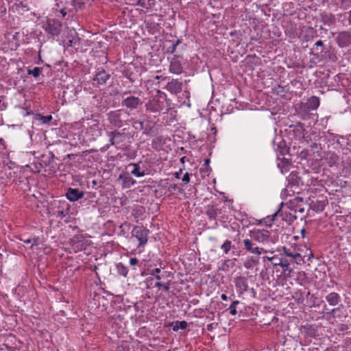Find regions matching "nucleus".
<instances>
[{
  "label": "nucleus",
  "mask_w": 351,
  "mask_h": 351,
  "mask_svg": "<svg viewBox=\"0 0 351 351\" xmlns=\"http://www.w3.org/2000/svg\"><path fill=\"white\" fill-rule=\"evenodd\" d=\"M119 180L122 182L123 187L130 188L136 184V181L130 176L128 173H121L119 176Z\"/></svg>",
  "instance_id": "nucleus-16"
},
{
  "label": "nucleus",
  "mask_w": 351,
  "mask_h": 351,
  "mask_svg": "<svg viewBox=\"0 0 351 351\" xmlns=\"http://www.w3.org/2000/svg\"><path fill=\"white\" fill-rule=\"evenodd\" d=\"M317 330L313 328L312 326L309 327L306 330V334L308 336L311 337H315L317 335Z\"/></svg>",
  "instance_id": "nucleus-43"
},
{
  "label": "nucleus",
  "mask_w": 351,
  "mask_h": 351,
  "mask_svg": "<svg viewBox=\"0 0 351 351\" xmlns=\"http://www.w3.org/2000/svg\"><path fill=\"white\" fill-rule=\"evenodd\" d=\"M339 332H346L348 330V326L347 325H345V324H339L338 326V328H337Z\"/></svg>",
  "instance_id": "nucleus-50"
},
{
  "label": "nucleus",
  "mask_w": 351,
  "mask_h": 351,
  "mask_svg": "<svg viewBox=\"0 0 351 351\" xmlns=\"http://www.w3.org/2000/svg\"><path fill=\"white\" fill-rule=\"evenodd\" d=\"M55 215H56V216L57 217H60V218H61V219H62L63 217H65V215H65V213H64V211L63 208H62V210H60V209H59V210H56V213H55Z\"/></svg>",
  "instance_id": "nucleus-49"
},
{
  "label": "nucleus",
  "mask_w": 351,
  "mask_h": 351,
  "mask_svg": "<svg viewBox=\"0 0 351 351\" xmlns=\"http://www.w3.org/2000/svg\"><path fill=\"white\" fill-rule=\"evenodd\" d=\"M235 286L239 291L240 294H243L248 289L247 280L245 277L239 276L235 278Z\"/></svg>",
  "instance_id": "nucleus-15"
},
{
  "label": "nucleus",
  "mask_w": 351,
  "mask_h": 351,
  "mask_svg": "<svg viewBox=\"0 0 351 351\" xmlns=\"http://www.w3.org/2000/svg\"><path fill=\"white\" fill-rule=\"evenodd\" d=\"M80 40L81 39L80 38L77 37H73L71 39L69 40L68 42V46L73 47L76 49H78L80 46Z\"/></svg>",
  "instance_id": "nucleus-33"
},
{
  "label": "nucleus",
  "mask_w": 351,
  "mask_h": 351,
  "mask_svg": "<svg viewBox=\"0 0 351 351\" xmlns=\"http://www.w3.org/2000/svg\"><path fill=\"white\" fill-rule=\"evenodd\" d=\"M144 282L146 289H150L154 285V279L152 278H147Z\"/></svg>",
  "instance_id": "nucleus-47"
},
{
  "label": "nucleus",
  "mask_w": 351,
  "mask_h": 351,
  "mask_svg": "<svg viewBox=\"0 0 351 351\" xmlns=\"http://www.w3.org/2000/svg\"><path fill=\"white\" fill-rule=\"evenodd\" d=\"M162 137H158L152 141V147L153 149H157L158 148V144L161 141Z\"/></svg>",
  "instance_id": "nucleus-46"
},
{
  "label": "nucleus",
  "mask_w": 351,
  "mask_h": 351,
  "mask_svg": "<svg viewBox=\"0 0 351 351\" xmlns=\"http://www.w3.org/2000/svg\"><path fill=\"white\" fill-rule=\"evenodd\" d=\"M325 200L312 201L310 204L311 208L315 212L319 213L324 210L326 205Z\"/></svg>",
  "instance_id": "nucleus-22"
},
{
  "label": "nucleus",
  "mask_w": 351,
  "mask_h": 351,
  "mask_svg": "<svg viewBox=\"0 0 351 351\" xmlns=\"http://www.w3.org/2000/svg\"><path fill=\"white\" fill-rule=\"evenodd\" d=\"M71 4L75 8H81L84 4V0H72Z\"/></svg>",
  "instance_id": "nucleus-44"
},
{
  "label": "nucleus",
  "mask_w": 351,
  "mask_h": 351,
  "mask_svg": "<svg viewBox=\"0 0 351 351\" xmlns=\"http://www.w3.org/2000/svg\"><path fill=\"white\" fill-rule=\"evenodd\" d=\"M232 242L229 240H226L221 247V248L226 254H228L230 252Z\"/></svg>",
  "instance_id": "nucleus-38"
},
{
  "label": "nucleus",
  "mask_w": 351,
  "mask_h": 351,
  "mask_svg": "<svg viewBox=\"0 0 351 351\" xmlns=\"http://www.w3.org/2000/svg\"><path fill=\"white\" fill-rule=\"evenodd\" d=\"M346 346L351 349V338L346 340Z\"/></svg>",
  "instance_id": "nucleus-64"
},
{
  "label": "nucleus",
  "mask_w": 351,
  "mask_h": 351,
  "mask_svg": "<svg viewBox=\"0 0 351 351\" xmlns=\"http://www.w3.org/2000/svg\"><path fill=\"white\" fill-rule=\"evenodd\" d=\"M327 163L330 167H332L333 165H337L339 162V156L332 153L330 154V156L326 158Z\"/></svg>",
  "instance_id": "nucleus-31"
},
{
  "label": "nucleus",
  "mask_w": 351,
  "mask_h": 351,
  "mask_svg": "<svg viewBox=\"0 0 351 351\" xmlns=\"http://www.w3.org/2000/svg\"><path fill=\"white\" fill-rule=\"evenodd\" d=\"M324 53H325V54H324L325 58H328L330 60H331L332 62L337 61V56L335 54L333 51L328 50V51H325Z\"/></svg>",
  "instance_id": "nucleus-36"
},
{
  "label": "nucleus",
  "mask_w": 351,
  "mask_h": 351,
  "mask_svg": "<svg viewBox=\"0 0 351 351\" xmlns=\"http://www.w3.org/2000/svg\"><path fill=\"white\" fill-rule=\"evenodd\" d=\"M181 43L180 40L178 39L175 43L171 44L169 47L167 49V53L172 54L176 51V49L177 46Z\"/></svg>",
  "instance_id": "nucleus-37"
},
{
  "label": "nucleus",
  "mask_w": 351,
  "mask_h": 351,
  "mask_svg": "<svg viewBox=\"0 0 351 351\" xmlns=\"http://www.w3.org/2000/svg\"><path fill=\"white\" fill-rule=\"evenodd\" d=\"M108 136L110 137V143L111 145L117 144L114 137H113L112 136Z\"/></svg>",
  "instance_id": "nucleus-62"
},
{
  "label": "nucleus",
  "mask_w": 351,
  "mask_h": 351,
  "mask_svg": "<svg viewBox=\"0 0 351 351\" xmlns=\"http://www.w3.org/2000/svg\"><path fill=\"white\" fill-rule=\"evenodd\" d=\"M277 150L281 156H285L289 153V147L287 145L285 140L280 139L278 142Z\"/></svg>",
  "instance_id": "nucleus-24"
},
{
  "label": "nucleus",
  "mask_w": 351,
  "mask_h": 351,
  "mask_svg": "<svg viewBox=\"0 0 351 351\" xmlns=\"http://www.w3.org/2000/svg\"><path fill=\"white\" fill-rule=\"evenodd\" d=\"M169 188L173 189V191H178L179 193H182L183 192V190L182 189H181L180 187H179L177 184H171L169 186Z\"/></svg>",
  "instance_id": "nucleus-51"
},
{
  "label": "nucleus",
  "mask_w": 351,
  "mask_h": 351,
  "mask_svg": "<svg viewBox=\"0 0 351 351\" xmlns=\"http://www.w3.org/2000/svg\"><path fill=\"white\" fill-rule=\"evenodd\" d=\"M132 167L133 169L131 171V173L134 175V176L139 178L143 177L145 175L144 171L141 170V167L138 163H130L128 165V167Z\"/></svg>",
  "instance_id": "nucleus-23"
},
{
  "label": "nucleus",
  "mask_w": 351,
  "mask_h": 351,
  "mask_svg": "<svg viewBox=\"0 0 351 351\" xmlns=\"http://www.w3.org/2000/svg\"><path fill=\"white\" fill-rule=\"evenodd\" d=\"M110 74L107 73L103 68L97 69L95 75L93 80V84L97 83L98 86H103L107 83L110 78Z\"/></svg>",
  "instance_id": "nucleus-9"
},
{
  "label": "nucleus",
  "mask_w": 351,
  "mask_h": 351,
  "mask_svg": "<svg viewBox=\"0 0 351 351\" xmlns=\"http://www.w3.org/2000/svg\"><path fill=\"white\" fill-rule=\"evenodd\" d=\"M108 136H112L115 138L117 143H122L125 140L123 133L120 132L118 130L108 132Z\"/></svg>",
  "instance_id": "nucleus-27"
},
{
  "label": "nucleus",
  "mask_w": 351,
  "mask_h": 351,
  "mask_svg": "<svg viewBox=\"0 0 351 351\" xmlns=\"http://www.w3.org/2000/svg\"><path fill=\"white\" fill-rule=\"evenodd\" d=\"M79 238L80 237L78 235L77 236H75L71 240V243L72 244V245L73 247H77L79 248L80 245V241H79ZM81 242H83L82 241H81Z\"/></svg>",
  "instance_id": "nucleus-42"
},
{
  "label": "nucleus",
  "mask_w": 351,
  "mask_h": 351,
  "mask_svg": "<svg viewBox=\"0 0 351 351\" xmlns=\"http://www.w3.org/2000/svg\"><path fill=\"white\" fill-rule=\"evenodd\" d=\"M324 310L326 311V314L330 315V317L333 319H341L343 317H345L343 308V305L340 304L337 308L329 310L326 306L324 307Z\"/></svg>",
  "instance_id": "nucleus-13"
},
{
  "label": "nucleus",
  "mask_w": 351,
  "mask_h": 351,
  "mask_svg": "<svg viewBox=\"0 0 351 351\" xmlns=\"http://www.w3.org/2000/svg\"><path fill=\"white\" fill-rule=\"evenodd\" d=\"M239 304H240V302L239 300H235L232 302V304L228 308V311H229V313L231 315H235L237 314V306Z\"/></svg>",
  "instance_id": "nucleus-35"
},
{
  "label": "nucleus",
  "mask_w": 351,
  "mask_h": 351,
  "mask_svg": "<svg viewBox=\"0 0 351 351\" xmlns=\"http://www.w3.org/2000/svg\"><path fill=\"white\" fill-rule=\"evenodd\" d=\"M344 14L348 21V24L351 25V10L349 12H346Z\"/></svg>",
  "instance_id": "nucleus-57"
},
{
  "label": "nucleus",
  "mask_w": 351,
  "mask_h": 351,
  "mask_svg": "<svg viewBox=\"0 0 351 351\" xmlns=\"http://www.w3.org/2000/svg\"><path fill=\"white\" fill-rule=\"evenodd\" d=\"M182 182L185 184L190 182V174L188 172L184 175V177L182 178Z\"/></svg>",
  "instance_id": "nucleus-54"
},
{
  "label": "nucleus",
  "mask_w": 351,
  "mask_h": 351,
  "mask_svg": "<svg viewBox=\"0 0 351 351\" xmlns=\"http://www.w3.org/2000/svg\"><path fill=\"white\" fill-rule=\"evenodd\" d=\"M84 193L78 189L69 188L66 193V197L70 202H76L84 197Z\"/></svg>",
  "instance_id": "nucleus-12"
},
{
  "label": "nucleus",
  "mask_w": 351,
  "mask_h": 351,
  "mask_svg": "<svg viewBox=\"0 0 351 351\" xmlns=\"http://www.w3.org/2000/svg\"><path fill=\"white\" fill-rule=\"evenodd\" d=\"M136 5H140L142 8H146L147 0H138Z\"/></svg>",
  "instance_id": "nucleus-55"
},
{
  "label": "nucleus",
  "mask_w": 351,
  "mask_h": 351,
  "mask_svg": "<svg viewBox=\"0 0 351 351\" xmlns=\"http://www.w3.org/2000/svg\"><path fill=\"white\" fill-rule=\"evenodd\" d=\"M291 211H294V213H303L304 212V208H300V207H295V208H291L290 209Z\"/></svg>",
  "instance_id": "nucleus-56"
},
{
  "label": "nucleus",
  "mask_w": 351,
  "mask_h": 351,
  "mask_svg": "<svg viewBox=\"0 0 351 351\" xmlns=\"http://www.w3.org/2000/svg\"><path fill=\"white\" fill-rule=\"evenodd\" d=\"M122 97V106L129 109L130 111L138 110L143 104V101L139 97L131 95L128 92L123 93Z\"/></svg>",
  "instance_id": "nucleus-2"
},
{
  "label": "nucleus",
  "mask_w": 351,
  "mask_h": 351,
  "mask_svg": "<svg viewBox=\"0 0 351 351\" xmlns=\"http://www.w3.org/2000/svg\"><path fill=\"white\" fill-rule=\"evenodd\" d=\"M211 171V169L207 166H206L205 168H202L201 171L204 173H206L207 176L209 175L210 171Z\"/></svg>",
  "instance_id": "nucleus-59"
},
{
  "label": "nucleus",
  "mask_w": 351,
  "mask_h": 351,
  "mask_svg": "<svg viewBox=\"0 0 351 351\" xmlns=\"http://www.w3.org/2000/svg\"><path fill=\"white\" fill-rule=\"evenodd\" d=\"M276 92L278 95H282L283 93H285L284 87L278 86V87L276 88Z\"/></svg>",
  "instance_id": "nucleus-53"
},
{
  "label": "nucleus",
  "mask_w": 351,
  "mask_h": 351,
  "mask_svg": "<svg viewBox=\"0 0 351 351\" xmlns=\"http://www.w3.org/2000/svg\"><path fill=\"white\" fill-rule=\"evenodd\" d=\"M144 126V123L141 121H136L134 123V127L136 130H143Z\"/></svg>",
  "instance_id": "nucleus-48"
},
{
  "label": "nucleus",
  "mask_w": 351,
  "mask_h": 351,
  "mask_svg": "<svg viewBox=\"0 0 351 351\" xmlns=\"http://www.w3.org/2000/svg\"><path fill=\"white\" fill-rule=\"evenodd\" d=\"M305 106L308 110H315L319 106V99L316 96H312L307 100Z\"/></svg>",
  "instance_id": "nucleus-21"
},
{
  "label": "nucleus",
  "mask_w": 351,
  "mask_h": 351,
  "mask_svg": "<svg viewBox=\"0 0 351 351\" xmlns=\"http://www.w3.org/2000/svg\"><path fill=\"white\" fill-rule=\"evenodd\" d=\"M278 215L282 216V220L287 221L289 223H291L292 222L297 219V216L295 215V213H287V211L284 213L283 211L281 210L280 208H279L271 217L268 216L267 218L264 219V220H265V223H267V222H273L275 219V217H277Z\"/></svg>",
  "instance_id": "nucleus-5"
},
{
  "label": "nucleus",
  "mask_w": 351,
  "mask_h": 351,
  "mask_svg": "<svg viewBox=\"0 0 351 351\" xmlns=\"http://www.w3.org/2000/svg\"><path fill=\"white\" fill-rule=\"evenodd\" d=\"M188 326V323L186 321H176L173 326V330L177 331L179 329L185 330Z\"/></svg>",
  "instance_id": "nucleus-32"
},
{
  "label": "nucleus",
  "mask_w": 351,
  "mask_h": 351,
  "mask_svg": "<svg viewBox=\"0 0 351 351\" xmlns=\"http://www.w3.org/2000/svg\"><path fill=\"white\" fill-rule=\"evenodd\" d=\"M289 186L291 187L299 188L303 185L302 178L297 171H292L287 178Z\"/></svg>",
  "instance_id": "nucleus-11"
},
{
  "label": "nucleus",
  "mask_w": 351,
  "mask_h": 351,
  "mask_svg": "<svg viewBox=\"0 0 351 351\" xmlns=\"http://www.w3.org/2000/svg\"><path fill=\"white\" fill-rule=\"evenodd\" d=\"M41 69L39 67H34L33 69L28 68L27 70V73L28 75H32L34 77L37 78L41 73Z\"/></svg>",
  "instance_id": "nucleus-34"
},
{
  "label": "nucleus",
  "mask_w": 351,
  "mask_h": 351,
  "mask_svg": "<svg viewBox=\"0 0 351 351\" xmlns=\"http://www.w3.org/2000/svg\"><path fill=\"white\" fill-rule=\"evenodd\" d=\"M243 243L244 245L243 249L247 252H249L252 254H256L258 256L261 254V253H266L267 251L265 250L262 247H259L256 245L254 241L250 239H245L243 241Z\"/></svg>",
  "instance_id": "nucleus-8"
},
{
  "label": "nucleus",
  "mask_w": 351,
  "mask_h": 351,
  "mask_svg": "<svg viewBox=\"0 0 351 351\" xmlns=\"http://www.w3.org/2000/svg\"><path fill=\"white\" fill-rule=\"evenodd\" d=\"M145 107L147 110L154 113H159L164 110H167L166 94L158 90L145 104Z\"/></svg>",
  "instance_id": "nucleus-1"
},
{
  "label": "nucleus",
  "mask_w": 351,
  "mask_h": 351,
  "mask_svg": "<svg viewBox=\"0 0 351 351\" xmlns=\"http://www.w3.org/2000/svg\"><path fill=\"white\" fill-rule=\"evenodd\" d=\"M293 298L297 300L298 303H303L304 302L302 292L301 291H296Z\"/></svg>",
  "instance_id": "nucleus-41"
},
{
  "label": "nucleus",
  "mask_w": 351,
  "mask_h": 351,
  "mask_svg": "<svg viewBox=\"0 0 351 351\" xmlns=\"http://www.w3.org/2000/svg\"><path fill=\"white\" fill-rule=\"evenodd\" d=\"M160 271L161 270L160 268H156L151 271V274L155 276L156 275L159 274Z\"/></svg>",
  "instance_id": "nucleus-61"
},
{
  "label": "nucleus",
  "mask_w": 351,
  "mask_h": 351,
  "mask_svg": "<svg viewBox=\"0 0 351 351\" xmlns=\"http://www.w3.org/2000/svg\"><path fill=\"white\" fill-rule=\"evenodd\" d=\"M166 88L171 93L176 95L181 92L182 89V83L178 80H172L166 85Z\"/></svg>",
  "instance_id": "nucleus-14"
},
{
  "label": "nucleus",
  "mask_w": 351,
  "mask_h": 351,
  "mask_svg": "<svg viewBox=\"0 0 351 351\" xmlns=\"http://www.w3.org/2000/svg\"><path fill=\"white\" fill-rule=\"evenodd\" d=\"M122 115V110H112L107 114L108 120L112 126L120 128L123 126Z\"/></svg>",
  "instance_id": "nucleus-7"
},
{
  "label": "nucleus",
  "mask_w": 351,
  "mask_h": 351,
  "mask_svg": "<svg viewBox=\"0 0 351 351\" xmlns=\"http://www.w3.org/2000/svg\"><path fill=\"white\" fill-rule=\"evenodd\" d=\"M62 28V24L57 19H49L47 22L45 31L51 36H58Z\"/></svg>",
  "instance_id": "nucleus-3"
},
{
  "label": "nucleus",
  "mask_w": 351,
  "mask_h": 351,
  "mask_svg": "<svg viewBox=\"0 0 351 351\" xmlns=\"http://www.w3.org/2000/svg\"><path fill=\"white\" fill-rule=\"evenodd\" d=\"M39 116H40L39 119L42 121L43 123H47L52 119L51 115H47V116L39 115Z\"/></svg>",
  "instance_id": "nucleus-45"
},
{
  "label": "nucleus",
  "mask_w": 351,
  "mask_h": 351,
  "mask_svg": "<svg viewBox=\"0 0 351 351\" xmlns=\"http://www.w3.org/2000/svg\"><path fill=\"white\" fill-rule=\"evenodd\" d=\"M293 132L295 135L299 138H304L305 135V130L303 128V125L302 123H298V125L294 126Z\"/></svg>",
  "instance_id": "nucleus-29"
},
{
  "label": "nucleus",
  "mask_w": 351,
  "mask_h": 351,
  "mask_svg": "<svg viewBox=\"0 0 351 351\" xmlns=\"http://www.w3.org/2000/svg\"><path fill=\"white\" fill-rule=\"evenodd\" d=\"M275 262L273 263L274 266H280L284 271H291V269L289 268L291 262L287 258H272Z\"/></svg>",
  "instance_id": "nucleus-18"
},
{
  "label": "nucleus",
  "mask_w": 351,
  "mask_h": 351,
  "mask_svg": "<svg viewBox=\"0 0 351 351\" xmlns=\"http://www.w3.org/2000/svg\"><path fill=\"white\" fill-rule=\"evenodd\" d=\"M170 281L167 282V283L165 284H163V286H162V288L164 289V291H168L170 289Z\"/></svg>",
  "instance_id": "nucleus-60"
},
{
  "label": "nucleus",
  "mask_w": 351,
  "mask_h": 351,
  "mask_svg": "<svg viewBox=\"0 0 351 351\" xmlns=\"http://www.w3.org/2000/svg\"><path fill=\"white\" fill-rule=\"evenodd\" d=\"M314 50H317V54L319 53V52L320 53H322L324 52V43L322 40H318L317 41L315 45H314V47H313V49Z\"/></svg>",
  "instance_id": "nucleus-39"
},
{
  "label": "nucleus",
  "mask_w": 351,
  "mask_h": 351,
  "mask_svg": "<svg viewBox=\"0 0 351 351\" xmlns=\"http://www.w3.org/2000/svg\"><path fill=\"white\" fill-rule=\"evenodd\" d=\"M116 269L119 275L123 277H127L129 270L128 268L125 267L123 263H119L116 264Z\"/></svg>",
  "instance_id": "nucleus-28"
},
{
  "label": "nucleus",
  "mask_w": 351,
  "mask_h": 351,
  "mask_svg": "<svg viewBox=\"0 0 351 351\" xmlns=\"http://www.w3.org/2000/svg\"><path fill=\"white\" fill-rule=\"evenodd\" d=\"M149 231L143 226H135L132 229V234L139 241V246L144 245L147 242V237Z\"/></svg>",
  "instance_id": "nucleus-4"
},
{
  "label": "nucleus",
  "mask_w": 351,
  "mask_h": 351,
  "mask_svg": "<svg viewBox=\"0 0 351 351\" xmlns=\"http://www.w3.org/2000/svg\"><path fill=\"white\" fill-rule=\"evenodd\" d=\"M139 263V261L137 258L136 257H134V258H131L130 259V265L131 266H135L136 265H138V263Z\"/></svg>",
  "instance_id": "nucleus-52"
},
{
  "label": "nucleus",
  "mask_w": 351,
  "mask_h": 351,
  "mask_svg": "<svg viewBox=\"0 0 351 351\" xmlns=\"http://www.w3.org/2000/svg\"><path fill=\"white\" fill-rule=\"evenodd\" d=\"M336 40L340 47H348L351 44V33L348 31L341 32L338 34Z\"/></svg>",
  "instance_id": "nucleus-10"
},
{
  "label": "nucleus",
  "mask_w": 351,
  "mask_h": 351,
  "mask_svg": "<svg viewBox=\"0 0 351 351\" xmlns=\"http://www.w3.org/2000/svg\"><path fill=\"white\" fill-rule=\"evenodd\" d=\"M125 76L130 80V82H132V83L134 82L135 80L132 77V73H126L125 74Z\"/></svg>",
  "instance_id": "nucleus-58"
},
{
  "label": "nucleus",
  "mask_w": 351,
  "mask_h": 351,
  "mask_svg": "<svg viewBox=\"0 0 351 351\" xmlns=\"http://www.w3.org/2000/svg\"><path fill=\"white\" fill-rule=\"evenodd\" d=\"M308 257L307 260H310L311 258L313 257V253L311 250H309V254H306L304 255L303 256H301V254L299 253V257L293 258L292 260H291V263H295L296 264H300L301 261H304V258Z\"/></svg>",
  "instance_id": "nucleus-30"
},
{
  "label": "nucleus",
  "mask_w": 351,
  "mask_h": 351,
  "mask_svg": "<svg viewBox=\"0 0 351 351\" xmlns=\"http://www.w3.org/2000/svg\"><path fill=\"white\" fill-rule=\"evenodd\" d=\"M118 351H129L128 347H124L123 346L118 347Z\"/></svg>",
  "instance_id": "nucleus-63"
},
{
  "label": "nucleus",
  "mask_w": 351,
  "mask_h": 351,
  "mask_svg": "<svg viewBox=\"0 0 351 351\" xmlns=\"http://www.w3.org/2000/svg\"><path fill=\"white\" fill-rule=\"evenodd\" d=\"M250 238L258 243L267 241L270 237V232L267 230L254 229L249 232Z\"/></svg>",
  "instance_id": "nucleus-6"
},
{
  "label": "nucleus",
  "mask_w": 351,
  "mask_h": 351,
  "mask_svg": "<svg viewBox=\"0 0 351 351\" xmlns=\"http://www.w3.org/2000/svg\"><path fill=\"white\" fill-rule=\"evenodd\" d=\"M322 19L324 24L328 26L334 25L336 22L335 16L332 14H324L322 16Z\"/></svg>",
  "instance_id": "nucleus-25"
},
{
  "label": "nucleus",
  "mask_w": 351,
  "mask_h": 351,
  "mask_svg": "<svg viewBox=\"0 0 351 351\" xmlns=\"http://www.w3.org/2000/svg\"><path fill=\"white\" fill-rule=\"evenodd\" d=\"M182 66L181 62L178 60V57H174L172 58L170 66H169V70L171 73L175 74H180L182 72Z\"/></svg>",
  "instance_id": "nucleus-17"
},
{
  "label": "nucleus",
  "mask_w": 351,
  "mask_h": 351,
  "mask_svg": "<svg viewBox=\"0 0 351 351\" xmlns=\"http://www.w3.org/2000/svg\"><path fill=\"white\" fill-rule=\"evenodd\" d=\"M326 300L331 306H336L341 302V298L337 293L331 292L326 296Z\"/></svg>",
  "instance_id": "nucleus-19"
},
{
  "label": "nucleus",
  "mask_w": 351,
  "mask_h": 351,
  "mask_svg": "<svg viewBox=\"0 0 351 351\" xmlns=\"http://www.w3.org/2000/svg\"><path fill=\"white\" fill-rule=\"evenodd\" d=\"M258 263V256H251L247 258L243 263L244 267L246 269H252L254 265Z\"/></svg>",
  "instance_id": "nucleus-26"
},
{
  "label": "nucleus",
  "mask_w": 351,
  "mask_h": 351,
  "mask_svg": "<svg viewBox=\"0 0 351 351\" xmlns=\"http://www.w3.org/2000/svg\"><path fill=\"white\" fill-rule=\"evenodd\" d=\"M206 213L210 220H215L217 217L221 213V209L214 206H208Z\"/></svg>",
  "instance_id": "nucleus-20"
},
{
  "label": "nucleus",
  "mask_w": 351,
  "mask_h": 351,
  "mask_svg": "<svg viewBox=\"0 0 351 351\" xmlns=\"http://www.w3.org/2000/svg\"><path fill=\"white\" fill-rule=\"evenodd\" d=\"M283 251L285 254L287 256L293 259V258L299 257V253L298 252H291L286 247L283 248Z\"/></svg>",
  "instance_id": "nucleus-40"
}]
</instances>
